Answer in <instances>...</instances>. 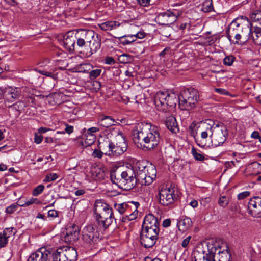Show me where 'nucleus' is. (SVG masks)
<instances>
[{
  "instance_id": "12",
  "label": "nucleus",
  "mask_w": 261,
  "mask_h": 261,
  "mask_svg": "<svg viewBox=\"0 0 261 261\" xmlns=\"http://www.w3.org/2000/svg\"><path fill=\"white\" fill-rule=\"evenodd\" d=\"M213 131L211 138L212 145L217 147L222 145L226 141L228 136V130L226 126L223 124L218 123Z\"/></svg>"
},
{
  "instance_id": "30",
  "label": "nucleus",
  "mask_w": 261,
  "mask_h": 261,
  "mask_svg": "<svg viewBox=\"0 0 261 261\" xmlns=\"http://www.w3.org/2000/svg\"><path fill=\"white\" fill-rule=\"evenodd\" d=\"M115 120L109 116H101L98 118L99 124L105 127H109L114 125Z\"/></svg>"
},
{
  "instance_id": "20",
  "label": "nucleus",
  "mask_w": 261,
  "mask_h": 261,
  "mask_svg": "<svg viewBox=\"0 0 261 261\" xmlns=\"http://www.w3.org/2000/svg\"><path fill=\"white\" fill-rule=\"evenodd\" d=\"M76 41V33L74 31H69L64 36L63 46L67 50L72 52L74 50Z\"/></svg>"
},
{
  "instance_id": "50",
  "label": "nucleus",
  "mask_w": 261,
  "mask_h": 261,
  "mask_svg": "<svg viewBox=\"0 0 261 261\" xmlns=\"http://www.w3.org/2000/svg\"><path fill=\"white\" fill-rule=\"evenodd\" d=\"M119 60L121 63H127L129 61V56L125 54L119 56Z\"/></svg>"
},
{
  "instance_id": "28",
  "label": "nucleus",
  "mask_w": 261,
  "mask_h": 261,
  "mask_svg": "<svg viewBox=\"0 0 261 261\" xmlns=\"http://www.w3.org/2000/svg\"><path fill=\"white\" fill-rule=\"evenodd\" d=\"M165 124L168 129L171 132L176 133L179 132L177 123L174 117L170 116L167 117Z\"/></svg>"
},
{
  "instance_id": "43",
  "label": "nucleus",
  "mask_w": 261,
  "mask_h": 261,
  "mask_svg": "<svg viewBox=\"0 0 261 261\" xmlns=\"http://www.w3.org/2000/svg\"><path fill=\"white\" fill-rule=\"evenodd\" d=\"M44 186L43 185H39L37 186L32 192V195L34 196H37L40 194L44 190Z\"/></svg>"
},
{
  "instance_id": "9",
  "label": "nucleus",
  "mask_w": 261,
  "mask_h": 261,
  "mask_svg": "<svg viewBox=\"0 0 261 261\" xmlns=\"http://www.w3.org/2000/svg\"><path fill=\"white\" fill-rule=\"evenodd\" d=\"M177 102L178 98L177 99L174 93H169L168 92L159 91L154 97V104L160 111L166 110L168 107H174Z\"/></svg>"
},
{
  "instance_id": "7",
  "label": "nucleus",
  "mask_w": 261,
  "mask_h": 261,
  "mask_svg": "<svg viewBox=\"0 0 261 261\" xmlns=\"http://www.w3.org/2000/svg\"><path fill=\"white\" fill-rule=\"evenodd\" d=\"M199 98V92L193 88L182 90L178 96V104L181 110L189 111L195 107Z\"/></svg>"
},
{
  "instance_id": "14",
  "label": "nucleus",
  "mask_w": 261,
  "mask_h": 261,
  "mask_svg": "<svg viewBox=\"0 0 261 261\" xmlns=\"http://www.w3.org/2000/svg\"><path fill=\"white\" fill-rule=\"evenodd\" d=\"M251 31L249 27V21L248 19H247L245 22L242 24L240 28L238 29L234 32H233L230 34V37H227L229 40L231 42L232 40V38L233 37H234L236 40V42L234 43L236 44H239V41L240 40L242 37L244 38L245 39H246L249 37V34H251Z\"/></svg>"
},
{
  "instance_id": "64",
  "label": "nucleus",
  "mask_w": 261,
  "mask_h": 261,
  "mask_svg": "<svg viewBox=\"0 0 261 261\" xmlns=\"http://www.w3.org/2000/svg\"><path fill=\"white\" fill-rule=\"evenodd\" d=\"M170 48L169 47H166L165 48H164L163 49V50H162L160 54H159V56L160 57H164L165 56V55L167 54V53L168 51H169L170 50Z\"/></svg>"
},
{
  "instance_id": "54",
  "label": "nucleus",
  "mask_w": 261,
  "mask_h": 261,
  "mask_svg": "<svg viewBox=\"0 0 261 261\" xmlns=\"http://www.w3.org/2000/svg\"><path fill=\"white\" fill-rule=\"evenodd\" d=\"M43 140V136L41 135H38L36 134L35 135L34 142L36 144H40Z\"/></svg>"
},
{
  "instance_id": "25",
  "label": "nucleus",
  "mask_w": 261,
  "mask_h": 261,
  "mask_svg": "<svg viewBox=\"0 0 261 261\" xmlns=\"http://www.w3.org/2000/svg\"><path fill=\"white\" fill-rule=\"evenodd\" d=\"M217 124H215L214 121L211 119L206 120L204 121H201L200 123L201 132H206L210 135V138L212 136L211 134L213 133L214 129Z\"/></svg>"
},
{
  "instance_id": "52",
  "label": "nucleus",
  "mask_w": 261,
  "mask_h": 261,
  "mask_svg": "<svg viewBox=\"0 0 261 261\" xmlns=\"http://www.w3.org/2000/svg\"><path fill=\"white\" fill-rule=\"evenodd\" d=\"M58 216V212L55 210H50L48 212V217L52 218H56Z\"/></svg>"
},
{
  "instance_id": "53",
  "label": "nucleus",
  "mask_w": 261,
  "mask_h": 261,
  "mask_svg": "<svg viewBox=\"0 0 261 261\" xmlns=\"http://www.w3.org/2000/svg\"><path fill=\"white\" fill-rule=\"evenodd\" d=\"M239 162H240V160H238L236 159L234 161H231L230 162H228L227 163L226 166L228 168H232L233 167L236 166V164L237 163H239Z\"/></svg>"
},
{
  "instance_id": "29",
  "label": "nucleus",
  "mask_w": 261,
  "mask_h": 261,
  "mask_svg": "<svg viewBox=\"0 0 261 261\" xmlns=\"http://www.w3.org/2000/svg\"><path fill=\"white\" fill-rule=\"evenodd\" d=\"M96 137L94 135L85 133L80 141V144L83 147L86 148L93 144L95 141Z\"/></svg>"
},
{
  "instance_id": "4",
  "label": "nucleus",
  "mask_w": 261,
  "mask_h": 261,
  "mask_svg": "<svg viewBox=\"0 0 261 261\" xmlns=\"http://www.w3.org/2000/svg\"><path fill=\"white\" fill-rule=\"evenodd\" d=\"M112 139L105 138L102 141H99V148L106 151L105 154L108 156H118L123 154L127 149V143L122 133L118 130Z\"/></svg>"
},
{
  "instance_id": "46",
  "label": "nucleus",
  "mask_w": 261,
  "mask_h": 261,
  "mask_svg": "<svg viewBox=\"0 0 261 261\" xmlns=\"http://www.w3.org/2000/svg\"><path fill=\"white\" fill-rule=\"evenodd\" d=\"M8 243V239L0 232V248L5 247Z\"/></svg>"
},
{
  "instance_id": "19",
  "label": "nucleus",
  "mask_w": 261,
  "mask_h": 261,
  "mask_svg": "<svg viewBox=\"0 0 261 261\" xmlns=\"http://www.w3.org/2000/svg\"><path fill=\"white\" fill-rule=\"evenodd\" d=\"M79 234L80 230L78 226L76 225L69 226L66 228L64 240L68 243L74 242L79 239Z\"/></svg>"
},
{
  "instance_id": "44",
  "label": "nucleus",
  "mask_w": 261,
  "mask_h": 261,
  "mask_svg": "<svg viewBox=\"0 0 261 261\" xmlns=\"http://www.w3.org/2000/svg\"><path fill=\"white\" fill-rule=\"evenodd\" d=\"M234 59L235 58L232 55L226 56L223 59V64L227 66H231L232 65Z\"/></svg>"
},
{
  "instance_id": "23",
  "label": "nucleus",
  "mask_w": 261,
  "mask_h": 261,
  "mask_svg": "<svg viewBox=\"0 0 261 261\" xmlns=\"http://www.w3.org/2000/svg\"><path fill=\"white\" fill-rule=\"evenodd\" d=\"M193 224V222L190 218L186 216H181L177 221V226L178 230L184 232L191 228Z\"/></svg>"
},
{
  "instance_id": "16",
  "label": "nucleus",
  "mask_w": 261,
  "mask_h": 261,
  "mask_svg": "<svg viewBox=\"0 0 261 261\" xmlns=\"http://www.w3.org/2000/svg\"><path fill=\"white\" fill-rule=\"evenodd\" d=\"M28 261H51V251L46 248H40L30 255Z\"/></svg>"
},
{
  "instance_id": "56",
  "label": "nucleus",
  "mask_w": 261,
  "mask_h": 261,
  "mask_svg": "<svg viewBox=\"0 0 261 261\" xmlns=\"http://www.w3.org/2000/svg\"><path fill=\"white\" fill-rule=\"evenodd\" d=\"M105 61V63L108 65H112L115 63L114 59L111 57H106Z\"/></svg>"
},
{
  "instance_id": "38",
  "label": "nucleus",
  "mask_w": 261,
  "mask_h": 261,
  "mask_svg": "<svg viewBox=\"0 0 261 261\" xmlns=\"http://www.w3.org/2000/svg\"><path fill=\"white\" fill-rule=\"evenodd\" d=\"M41 202L37 198L32 197L30 198L29 200L26 201L23 204H19V205L20 206L25 207L30 205L34 203L36 204H41Z\"/></svg>"
},
{
  "instance_id": "24",
  "label": "nucleus",
  "mask_w": 261,
  "mask_h": 261,
  "mask_svg": "<svg viewBox=\"0 0 261 261\" xmlns=\"http://www.w3.org/2000/svg\"><path fill=\"white\" fill-rule=\"evenodd\" d=\"M247 19L245 18H243V17L240 18H237L234 19L228 27V30L227 31V37H230V34L233 32H234L238 29H239L240 26L243 24V23Z\"/></svg>"
},
{
  "instance_id": "21",
  "label": "nucleus",
  "mask_w": 261,
  "mask_h": 261,
  "mask_svg": "<svg viewBox=\"0 0 261 261\" xmlns=\"http://www.w3.org/2000/svg\"><path fill=\"white\" fill-rule=\"evenodd\" d=\"M158 238L157 235L142 231L140 234V242L145 248H149L154 245Z\"/></svg>"
},
{
  "instance_id": "39",
  "label": "nucleus",
  "mask_w": 261,
  "mask_h": 261,
  "mask_svg": "<svg viewBox=\"0 0 261 261\" xmlns=\"http://www.w3.org/2000/svg\"><path fill=\"white\" fill-rule=\"evenodd\" d=\"M102 70L101 69H95L91 70L89 72V77L91 80H94L99 76L101 73Z\"/></svg>"
},
{
  "instance_id": "3",
  "label": "nucleus",
  "mask_w": 261,
  "mask_h": 261,
  "mask_svg": "<svg viewBox=\"0 0 261 261\" xmlns=\"http://www.w3.org/2000/svg\"><path fill=\"white\" fill-rule=\"evenodd\" d=\"M135 163L130 165L122 171L114 170L110 173V179L113 184L125 190L134 188L138 183Z\"/></svg>"
},
{
  "instance_id": "55",
  "label": "nucleus",
  "mask_w": 261,
  "mask_h": 261,
  "mask_svg": "<svg viewBox=\"0 0 261 261\" xmlns=\"http://www.w3.org/2000/svg\"><path fill=\"white\" fill-rule=\"evenodd\" d=\"M139 5L143 7H147L149 5L150 0H137Z\"/></svg>"
},
{
  "instance_id": "17",
  "label": "nucleus",
  "mask_w": 261,
  "mask_h": 261,
  "mask_svg": "<svg viewBox=\"0 0 261 261\" xmlns=\"http://www.w3.org/2000/svg\"><path fill=\"white\" fill-rule=\"evenodd\" d=\"M249 214L254 217H261V198L254 197L248 202Z\"/></svg>"
},
{
  "instance_id": "2",
  "label": "nucleus",
  "mask_w": 261,
  "mask_h": 261,
  "mask_svg": "<svg viewBox=\"0 0 261 261\" xmlns=\"http://www.w3.org/2000/svg\"><path fill=\"white\" fill-rule=\"evenodd\" d=\"M76 44L82 50L80 51L85 57H89L100 48L101 39L91 30H79L76 31Z\"/></svg>"
},
{
  "instance_id": "62",
  "label": "nucleus",
  "mask_w": 261,
  "mask_h": 261,
  "mask_svg": "<svg viewBox=\"0 0 261 261\" xmlns=\"http://www.w3.org/2000/svg\"><path fill=\"white\" fill-rule=\"evenodd\" d=\"M171 220L170 219H167L163 221V226L164 227H168L171 225Z\"/></svg>"
},
{
  "instance_id": "5",
  "label": "nucleus",
  "mask_w": 261,
  "mask_h": 261,
  "mask_svg": "<svg viewBox=\"0 0 261 261\" xmlns=\"http://www.w3.org/2000/svg\"><path fill=\"white\" fill-rule=\"evenodd\" d=\"M94 213L99 226L104 229L108 228L112 224L114 220L116 223L112 208L101 200H97L95 201Z\"/></svg>"
},
{
  "instance_id": "34",
  "label": "nucleus",
  "mask_w": 261,
  "mask_h": 261,
  "mask_svg": "<svg viewBox=\"0 0 261 261\" xmlns=\"http://www.w3.org/2000/svg\"><path fill=\"white\" fill-rule=\"evenodd\" d=\"M249 168L252 169L253 174H259L261 173V164L257 162L252 163Z\"/></svg>"
},
{
  "instance_id": "6",
  "label": "nucleus",
  "mask_w": 261,
  "mask_h": 261,
  "mask_svg": "<svg viewBox=\"0 0 261 261\" xmlns=\"http://www.w3.org/2000/svg\"><path fill=\"white\" fill-rule=\"evenodd\" d=\"M138 183L141 185H149L156 176V170L152 164L146 165L145 163L137 161L135 163Z\"/></svg>"
},
{
  "instance_id": "13",
  "label": "nucleus",
  "mask_w": 261,
  "mask_h": 261,
  "mask_svg": "<svg viewBox=\"0 0 261 261\" xmlns=\"http://www.w3.org/2000/svg\"><path fill=\"white\" fill-rule=\"evenodd\" d=\"M159 226L158 219L152 214H149L144 219L142 231L159 236Z\"/></svg>"
},
{
  "instance_id": "31",
  "label": "nucleus",
  "mask_w": 261,
  "mask_h": 261,
  "mask_svg": "<svg viewBox=\"0 0 261 261\" xmlns=\"http://www.w3.org/2000/svg\"><path fill=\"white\" fill-rule=\"evenodd\" d=\"M255 30L251 32V37L255 44L261 45V28L255 26Z\"/></svg>"
},
{
  "instance_id": "51",
  "label": "nucleus",
  "mask_w": 261,
  "mask_h": 261,
  "mask_svg": "<svg viewBox=\"0 0 261 261\" xmlns=\"http://www.w3.org/2000/svg\"><path fill=\"white\" fill-rule=\"evenodd\" d=\"M197 127V123L195 122H193L189 126V129L191 131V134L194 136L196 134V128Z\"/></svg>"
},
{
  "instance_id": "60",
  "label": "nucleus",
  "mask_w": 261,
  "mask_h": 261,
  "mask_svg": "<svg viewBox=\"0 0 261 261\" xmlns=\"http://www.w3.org/2000/svg\"><path fill=\"white\" fill-rule=\"evenodd\" d=\"M215 91L216 92L223 95H227L228 94V92L227 90L222 88H216Z\"/></svg>"
},
{
  "instance_id": "41",
  "label": "nucleus",
  "mask_w": 261,
  "mask_h": 261,
  "mask_svg": "<svg viewBox=\"0 0 261 261\" xmlns=\"http://www.w3.org/2000/svg\"><path fill=\"white\" fill-rule=\"evenodd\" d=\"M229 201V198L225 196H221L218 201V204L223 207H225L227 206Z\"/></svg>"
},
{
  "instance_id": "10",
  "label": "nucleus",
  "mask_w": 261,
  "mask_h": 261,
  "mask_svg": "<svg viewBox=\"0 0 261 261\" xmlns=\"http://www.w3.org/2000/svg\"><path fill=\"white\" fill-rule=\"evenodd\" d=\"M51 261H76L77 253L73 247H64L51 251Z\"/></svg>"
},
{
  "instance_id": "57",
  "label": "nucleus",
  "mask_w": 261,
  "mask_h": 261,
  "mask_svg": "<svg viewBox=\"0 0 261 261\" xmlns=\"http://www.w3.org/2000/svg\"><path fill=\"white\" fill-rule=\"evenodd\" d=\"M191 239V236H188L186 239H185L182 241V243H181L182 247H184V248L186 247L188 245Z\"/></svg>"
},
{
  "instance_id": "32",
  "label": "nucleus",
  "mask_w": 261,
  "mask_h": 261,
  "mask_svg": "<svg viewBox=\"0 0 261 261\" xmlns=\"http://www.w3.org/2000/svg\"><path fill=\"white\" fill-rule=\"evenodd\" d=\"M217 248L219 249L217 250V252L218 253V260L219 261H230L231 254L228 250H225L222 251H220V247L217 244Z\"/></svg>"
},
{
  "instance_id": "36",
  "label": "nucleus",
  "mask_w": 261,
  "mask_h": 261,
  "mask_svg": "<svg viewBox=\"0 0 261 261\" xmlns=\"http://www.w3.org/2000/svg\"><path fill=\"white\" fill-rule=\"evenodd\" d=\"M191 153L194 158L196 161H203L205 159L204 156L197 151V150L193 147L191 149Z\"/></svg>"
},
{
  "instance_id": "27",
  "label": "nucleus",
  "mask_w": 261,
  "mask_h": 261,
  "mask_svg": "<svg viewBox=\"0 0 261 261\" xmlns=\"http://www.w3.org/2000/svg\"><path fill=\"white\" fill-rule=\"evenodd\" d=\"M208 140H211L210 134L206 132H201L200 137L195 139V141L198 146L204 148L209 146L210 143Z\"/></svg>"
},
{
  "instance_id": "11",
  "label": "nucleus",
  "mask_w": 261,
  "mask_h": 261,
  "mask_svg": "<svg viewBox=\"0 0 261 261\" xmlns=\"http://www.w3.org/2000/svg\"><path fill=\"white\" fill-rule=\"evenodd\" d=\"M175 189L172 186L162 185L159 188L158 195L159 203L164 206H168L174 203L177 199Z\"/></svg>"
},
{
  "instance_id": "22",
  "label": "nucleus",
  "mask_w": 261,
  "mask_h": 261,
  "mask_svg": "<svg viewBox=\"0 0 261 261\" xmlns=\"http://www.w3.org/2000/svg\"><path fill=\"white\" fill-rule=\"evenodd\" d=\"M95 231L93 226L88 225L85 227L82 231V238L83 241L87 244H90L93 242Z\"/></svg>"
},
{
  "instance_id": "8",
  "label": "nucleus",
  "mask_w": 261,
  "mask_h": 261,
  "mask_svg": "<svg viewBox=\"0 0 261 261\" xmlns=\"http://www.w3.org/2000/svg\"><path fill=\"white\" fill-rule=\"evenodd\" d=\"M139 206L138 202L130 201L127 203L115 204L116 211L120 214L124 215L121 218L122 222H127L135 220L138 215L137 208Z\"/></svg>"
},
{
  "instance_id": "49",
  "label": "nucleus",
  "mask_w": 261,
  "mask_h": 261,
  "mask_svg": "<svg viewBox=\"0 0 261 261\" xmlns=\"http://www.w3.org/2000/svg\"><path fill=\"white\" fill-rule=\"evenodd\" d=\"M250 194V193L249 191H244L243 192L240 193L237 196L238 199L243 200L248 197Z\"/></svg>"
},
{
  "instance_id": "61",
  "label": "nucleus",
  "mask_w": 261,
  "mask_h": 261,
  "mask_svg": "<svg viewBox=\"0 0 261 261\" xmlns=\"http://www.w3.org/2000/svg\"><path fill=\"white\" fill-rule=\"evenodd\" d=\"M146 35L147 33H146L143 30H141L138 32V38L140 39L144 38Z\"/></svg>"
},
{
  "instance_id": "37",
  "label": "nucleus",
  "mask_w": 261,
  "mask_h": 261,
  "mask_svg": "<svg viewBox=\"0 0 261 261\" xmlns=\"http://www.w3.org/2000/svg\"><path fill=\"white\" fill-rule=\"evenodd\" d=\"M120 38L122 39L121 42L123 45L130 44L136 41V39H133V36L130 35H125Z\"/></svg>"
},
{
  "instance_id": "63",
  "label": "nucleus",
  "mask_w": 261,
  "mask_h": 261,
  "mask_svg": "<svg viewBox=\"0 0 261 261\" xmlns=\"http://www.w3.org/2000/svg\"><path fill=\"white\" fill-rule=\"evenodd\" d=\"M66 132L69 134H71L73 131V127L68 124L66 125V128L65 129Z\"/></svg>"
},
{
  "instance_id": "59",
  "label": "nucleus",
  "mask_w": 261,
  "mask_h": 261,
  "mask_svg": "<svg viewBox=\"0 0 261 261\" xmlns=\"http://www.w3.org/2000/svg\"><path fill=\"white\" fill-rule=\"evenodd\" d=\"M99 130V128L96 127H92L89 128L86 133L88 134L94 135L93 133L98 132Z\"/></svg>"
},
{
  "instance_id": "45",
  "label": "nucleus",
  "mask_w": 261,
  "mask_h": 261,
  "mask_svg": "<svg viewBox=\"0 0 261 261\" xmlns=\"http://www.w3.org/2000/svg\"><path fill=\"white\" fill-rule=\"evenodd\" d=\"M101 150H103L100 149L99 147L98 149H94L92 154V156L93 158H97L98 159H101L103 156V154H105V153L102 152Z\"/></svg>"
},
{
  "instance_id": "40",
  "label": "nucleus",
  "mask_w": 261,
  "mask_h": 261,
  "mask_svg": "<svg viewBox=\"0 0 261 261\" xmlns=\"http://www.w3.org/2000/svg\"><path fill=\"white\" fill-rule=\"evenodd\" d=\"M58 178V176L56 173H50L46 175L43 179V182H48L56 180Z\"/></svg>"
},
{
  "instance_id": "33",
  "label": "nucleus",
  "mask_w": 261,
  "mask_h": 261,
  "mask_svg": "<svg viewBox=\"0 0 261 261\" xmlns=\"http://www.w3.org/2000/svg\"><path fill=\"white\" fill-rule=\"evenodd\" d=\"M250 19L253 23L261 25V12L256 11L252 13Z\"/></svg>"
},
{
  "instance_id": "48",
  "label": "nucleus",
  "mask_w": 261,
  "mask_h": 261,
  "mask_svg": "<svg viewBox=\"0 0 261 261\" xmlns=\"http://www.w3.org/2000/svg\"><path fill=\"white\" fill-rule=\"evenodd\" d=\"M17 205L14 204L8 206L6 209V212L8 214H12L16 211Z\"/></svg>"
},
{
  "instance_id": "15",
  "label": "nucleus",
  "mask_w": 261,
  "mask_h": 261,
  "mask_svg": "<svg viewBox=\"0 0 261 261\" xmlns=\"http://www.w3.org/2000/svg\"><path fill=\"white\" fill-rule=\"evenodd\" d=\"M4 98L6 102L13 103L21 96V89L19 87L7 86L4 87Z\"/></svg>"
},
{
  "instance_id": "35",
  "label": "nucleus",
  "mask_w": 261,
  "mask_h": 261,
  "mask_svg": "<svg viewBox=\"0 0 261 261\" xmlns=\"http://www.w3.org/2000/svg\"><path fill=\"white\" fill-rule=\"evenodd\" d=\"M213 9L212 0H205L202 6V10L204 12L212 11Z\"/></svg>"
},
{
  "instance_id": "18",
  "label": "nucleus",
  "mask_w": 261,
  "mask_h": 261,
  "mask_svg": "<svg viewBox=\"0 0 261 261\" xmlns=\"http://www.w3.org/2000/svg\"><path fill=\"white\" fill-rule=\"evenodd\" d=\"M177 18V16L173 12L168 11L159 13L156 20L160 24L169 25L175 22Z\"/></svg>"
},
{
  "instance_id": "47",
  "label": "nucleus",
  "mask_w": 261,
  "mask_h": 261,
  "mask_svg": "<svg viewBox=\"0 0 261 261\" xmlns=\"http://www.w3.org/2000/svg\"><path fill=\"white\" fill-rule=\"evenodd\" d=\"M13 230V227L6 228L2 233L4 236L7 237V238L8 239L12 236Z\"/></svg>"
},
{
  "instance_id": "42",
  "label": "nucleus",
  "mask_w": 261,
  "mask_h": 261,
  "mask_svg": "<svg viewBox=\"0 0 261 261\" xmlns=\"http://www.w3.org/2000/svg\"><path fill=\"white\" fill-rule=\"evenodd\" d=\"M38 72L42 75H45L55 80L57 78V74L52 71H47L45 70H39Z\"/></svg>"
},
{
  "instance_id": "58",
  "label": "nucleus",
  "mask_w": 261,
  "mask_h": 261,
  "mask_svg": "<svg viewBox=\"0 0 261 261\" xmlns=\"http://www.w3.org/2000/svg\"><path fill=\"white\" fill-rule=\"evenodd\" d=\"M95 173H96V176L99 179L103 178L104 177V172L101 169L98 168L95 171Z\"/></svg>"
},
{
  "instance_id": "1",
  "label": "nucleus",
  "mask_w": 261,
  "mask_h": 261,
  "mask_svg": "<svg viewBox=\"0 0 261 261\" xmlns=\"http://www.w3.org/2000/svg\"><path fill=\"white\" fill-rule=\"evenodd\" d=\"M132 139L138 147L148 150L155 148L161 140L159 129L148 123H139L132 133Z\"/></svg>"
},
{
  "instance_id": "26",
  "label": "nucleus",
  "mask_w": 261,
  "mask_h": 261,
  "mask_svg": "<svg viewBox=\"0 0 261 261\" xmlns=\"http://www.w3.org/2000/svg\"><path fill=\"white\" fill-rule=\"evenodd\" d=\"M122 24L123 22L117 21H108L98 24V26L101 30L107 31L116 29Z\"/></svg>"
}]
</instances>
